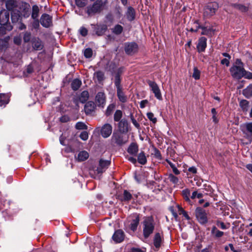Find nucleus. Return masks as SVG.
<instances>
[{"label": "nucleus", "instance_id": "obj_1", "mask_svg": "<svg viewBox=\"0 0 252 252\" xmlns=\"http://www.w3.org/2000/svg\"><path fill=\"white\" fill-rule=\"evenodd\" d=\"M142 224L143 236L145 238H148L153 233L155 229V222L153 217H145Z\"/></svg>", "mask_w": 252, "mask_h": 252}, {"label": "nucleus", "instance_id": "obj_2", "mask_svg": "<svg viewBox=\"0 0 252 252\" xmlns=\"http://www.w3.org/2000/svg\"><path fill=\"white\" fill-rule=\"evenodd\" d=\"M230 72L234 78L240 79L243 77L245 69L243 63L240 60H236L235 64L230 68Z\"/></svg>", "mask_w": 252, "mask_h": 252}, {"label": "nucleus", "instance_id": "obj_3", "mask_svg": "<svg viewBox=\"0 0 252 252\" xmlns=\"http://www.w3.org/2000/svg\"><path fill=\"white\" fill-rule=\"evenodd\" d=\"M219 8V4L216 2L208 3L204 8L203 16L209 18L214 16Z\"/></svg>", "mask_w": 252, "mask_h": 252}, {"label": "nucleus", "instance_id": "obj_4", "mask_svg": "<svg viewBox=\"0 0 252 252\" xmlns=\"http://www.w3.org/2000/svg\"><path fill=\"white\" fill-rule=\"evenodd\" d=\"M105 3L106 2H103L102 0H96L92 5L87 7L88 14L91 16L100 12Z\"/></svg>", "mask_w": 252, "mask_h": 252}, {"label": "nucleus", "instance_id": "obj_5", "mask_svg": "<svg viewBox=\"0 0 252 252\" xmlns=\"http://www.w3.org/2000/svg\"><path fill=\"white\" fill-rule=\"evenodd\" d=\"M122 133L119 131H114L111 138V143L115 144L119 146H121L126 143L127 141V138L125 137Z\"/></svg>", "mask_w": 252, "mask_h": 252}, {"label": "nucleus", "instance_id": "obj_6", "mask_svg": "<svg viewBox=\"0 0 252 252\" xmlns=\"http://www.w3.org/2000/svg\"><path fill=\"white\" fill-rule=\"evenodd\" d=\"M195 216L198 221L201 224H205L208 222L207 213L204 209L201 207L196 208Z\"/></svg>", "mask_w": 252, "mask_h": 252}, {"label": "nucleus", "instance_id": "obj_7", "mask_svg": "<svg viewBox=\"0 0 252 252\" xmlns=\"http://www.w3.org/2000/svg\"><path fill=\"white\" fill-rule=\"evenodd\" d=\"M147 83L151 88V90L154 94L155 96L158 100L162 99L160 90L158 84L154 81L148 80Z\"/></svg>", "mask_w": 252, "mask_h": 252}, {"label": "nucleus", "instance_id": "obj_8", "mask_svg": "<svg viewBox=\"0 0 252 252\" xmlns=\"http://www.w3.org/2000/svg\"><path fill=\"white\" fill-rule=\"evenodd\" d=\"M138 50V45L134 42L125 43V51L128 55H133L136 53Z\"/></svg>", "mask_w": 252, "mask_h": 252}, {"label": "nucleus", "instance_id": "obj_9", "mask_svg": "<svg viewBox=\"0 0 252 252\" xmlns=\"http://www.w3.org/2000/svg\"><path fill=\"white\" fill-rule=\"evenodd\" d=\"M112 126L110 124H105L103 125L100 130V134L102 137L106 138L109 137L112 132Z\"/></svg>", "mask_w": 252, "mask_h": 252}, {"label": "nucleus", "instance_id": "obj_10", "mask_svg": "<svg viewBox=\"0 0 252 252\" xmlns=\"http://www.w3.org/2000/svg\"><path fill=\"white\" fill-rule=\"evenodd\" d=\"M40 21L41 25L45 28H49L52 26V17L49 14H43Z\"/></svg>", "mask_w": 252, "mask_h": 252}, {"label": "nucleus", "instance_id": "obj_11", "mask_svg": "<svg viewBox=\"0 0 252 252\" xmlns=\"http://www.w3.org/2000/svg\"><path fill=\"white\" fill-rule=\"evenodd\" d=\"M125 237L124 232L121 229H118L115 231L112 238L115 243H119L124 241Z\"/></svg>", "mask_w": 252, "mask_h": 252}, {"label": "nucleus", "instance_id": "obj_12", "mask_svg": "<svg viewBox=\"0 0 252 252\" xmlns=\"http://www.w3.org/2000/svg\"><path fill=\"white\" fill-rule=\"evenodd\" d=\"M9 19V13L5 9L0 11V24L5 25L8 23Z\"/></svg>", "mask_w": 252, "mask_h": 252}, {"label": "nucleus", "instance_id": "obj_13", "mask_svg": "<svg viewBox=\"0 0 252 252\" xmlns=\"http://www.w3.org/2000/svg\"><path fill=\"white\" fill-rule=\"evenodd\" d=\"M241 130L248 136H252V123H247L241 125Z\"/></svg>", "mask_w": 252, "mask_h": 252}, {"label": "nucleus", "instance_id": "obj_14", "mask_svg": "<svg viewBox=\"0 0 252 252\" xmlns=\"http://www.w3.org/2000/svg\"><path fill=\"white\" fill-rule=\"evenodd\" d=\"M95 101L98 106L103 107L105 103L106 97L103 92H98L95 96Z\"/></svg>", "mask_w": 252, "mask_h": 252}, {"label": "nucleus", "instance_id": "obj_15", "mask_svg": "<svg viewBox=\"0 0 252 252\" xmlns=\"http://www.w3.org/2000/svg\"><path fill=\"white\" fill-rule=\"evenodd\" d=\"M119 132L126 133L128 131V124L126 120L123 119L118 123Z\"/></svg>", "mask_w": 252, "mask_h": 252}, {"label": "nucleus", "instance_id": "obj_16", "mask_svg": "<svg viewBox=\"0 0 252 252\" xmlns=\"http://www.w3.org/2000/svg\"><path fill=\"white\" fill-rule=\"evenodd\" d=\"M18 6V3L16 0H7L5 1V7L6 10L9 11H14Z\"/></svg>", "mask_w": 252, "mask_h": 252}, {"label": "nucleus", "instance_id": "obj_17", "mask_svg": "<svg viewBox=\"0 0 252 252\" xmlns=\"http://www.w3.org/2000/svg\"><path fill=\"white\" fill-rule=\"evenodd\" d=\"M96 107V105L93 101H88L84 106V111L87 115L92 114L94 111Z\"/></svg>", "mask_w": 252, "mask_h": 252}, {"label": "nucleus", "instance_id": "obj_18", "mask_svg": "<svg viewBox=\"0 0 252 252\" xmlns=\"http://www.w3.org/2000/svg\"><path fill=\"white\" fill-rule=\"evenodd\" d=\"M163 241V236L159 232L156 233L154 237V245L158 250Z\"/></svg>", "mask_w": 252, "mask_h": 252}, {"label": "nucleus", "instance_id": "obj_19", "mask_svg": "<svg viewBox=\"0 0 252 252\" xmlns=\"http://www.w3.org/2000/svg\"><path fill=\"white\" fill-rule=\"evenodd\" d=\"M207 47V38L205 37H201L198 40L197 45V49L198 52H203L205 50Z\"/></svg>", "mask_w": 252, "mask_h": 252}, {"label": "nucleus", "instance_id": "obj_20", "mask_svg": "<svg viewBox=\"0 0 252 252\" xmlns=\"http://www.w3.org/2000/svg\"><path fill=\"white\" fill-rule=\"evenodd\" d=\"M110 164V161L108 160L100 159L99 162V167L97 168V173H101L103 172V169L107 168Z\"/></svg>", "mask_w": 252, "mask_h": 252}, {"label": "nucleus", "instance_id": "obj_21", "mask_svg": "<svg viewBox=\"0 0 252 252\" xmlns=\"http://www.w3.org/2000/svg\"><path fill=\"white\" fill-rule=\"evenodd\" d=\"M140 218L138 214H135L133 216V219L132 220L130 224V228L133 231H135L137 227V226L139 223Z\"/></svg>", "mask_w": 252, "mask_h": 252}, {"label": "nucleus", "instance_id": "obj_22", "mask_svg": "<svg viewBox=\"0 0 252 252\" xmlns=\"http://www.w3.org/2000/svg\"><path fill=\"white\" fill-rule=\"evenodd\" d=\"M107 30V26L106 25H97L95 28V33L98 36L103 35Z\"/></svg>", "mask_w": 252, "mask_h": 252}, {"label": "nucleus", "instance_id": "obj_23", "mask_svg": "<svg viewBox=\"0 0 252 252\" xmlns=\"http://www.w3.org/2000/svg\"><path fill=\"white\" fill-rule=\"evenodd\" d=\"M126 16L127 20L129 21H132L135 18V11L133 8L131 6H129L127 8L126 12Z\"/></svg>", "mask_w": 252, "mask_h": 252}, {"label": "nucleus", "instance_id": "obj_24", "mask_svg": "<svg viewBox=\"0 0 252 252\" xmlns=\"http://www.w3.org/2000/svg\"><path fill=\"white\" fill-rule=\"evenodd\" d=\"M32 45L33 48L36 50H41L43 48V43L39 38L34 39L32 42Z\"/></svg>", "mask_w": 252, "mask_h": 252}, {"label": "nucleus", "instance_id": "obj_25", "mask_svg": "<svg viewBox=\"0 0 252 252\" xmlns=\"http://www.w3.org/2000/svg\"><path fill=\"white\" fill-rule=\"evenodd\" d=\"M138 151V147L136 143H131L127 149V152L131 155H135Z\"/></svg>", "mask_w": 252, "mask_h": 252}, {"label": "nucleus", "instance_id": "obj_26", "mask_svg": "<svg viewBox=\"0 0 252 252\" xmlns=\"http://www.w3.org/2000/svg\"><path fill=\"white\" fill-rule=\"evenodd\" d=\"M117 94L119 100L122 102L124 103L127 101V97L123 92L122 88L117 89Z\"/></svg>", "mask_w": 252, "mask_h": 252}, {"label": "nucleus", "instance_id": "obj_27", "mask_svg": "<svg viewBox=\"0 0 252 252\" xmlns=\"http://www.w3.org/2000/svg\"><path fill=\"white\" fill-rule=\"evenodd\" d=\"M243 94L247 98L252 97V84L249 85L243 90Z\"/></svg>", "mask_w": 252, "mask_h": 252}, {"label": "nucleus", "instance_id": "obj_28", "mask_svg": "<svg viewBox=\"0 0 252 252\" xmlns=\"http://www.w3.org/2000/svg\"><path fill=\"white\" fill-rule=\"evenodd\" d=\"M89 158V154L85 151L79 152L77 155V159L79 161H82L86 160Z\"/></svg>", "mask_w": 252, "mask_h": 252}, {"label": "nucleus", "instance_id": "obj_29", "mask_svg": "<svg viewBox=\"0 0 252 252\" xmlns=\"http://www.w3.org/2000/svg\"><path fill=\"white\" fill-rule=\"evenodd\" d=\"M20 17L21 15L20 14L19 11L15 10L14 11L11 12V19L12 23L17 22L19 21Z\"/></svg>", "mask_w": 252, "mask_h": 252}, {"label": "nucleus", "instance_id": "obj_30", "mask_svg": "<svg viewBox=\"0 0 252 252\" xmlns=\"http://www.w3.org/2000/svg\"><path fill=\"white\" fill-rule=\"evenodd\" d=\"M197 27L198 28H200V29L202 30V32H201V35H209L211 33L212 28L210 27L208 28L201 25H197Z\"/></svg>", "mask_w": 252, "mask_h": 252}, {"label": "nucleus", "instance_id": "obj_31", "mask_svg": "<svg viewBox=\"0 0 252 252\" xmlns=\"http://www.w3.org/2000/svg\"><path fill=\"white\" fill-rule=\"evenodd\" d=\"M82 84L81 81L78 79H74L71 84V88L74 91L79 89Z\"/></svg>", "mask_w": 252, "mask_h": 252}, {"label": "nucleus", "instance_id": "obj_32", "mask_svg": "<svg viewBox=\"0 0 252 252\" xmlns=\"http://www.w3.org/2000/svg\"><path fill=\"white\" fill-rule=\"evenodd\" d=\"M39 9L37 5H34L32 7V19H38Z\"/></svg>", "mask_w": 252, "mask_h": 252}, {"label": "nucleus", "instance_id": "obj_33", "mask_svg": "<svg viewBox=\"0 0 252 252\" xmlns=\"http://www.w3.org/2000/svg\"><path fill=\"white\" fill-rule=\"evenodd\" d=\"M137 160L139 163L142 165H144L146 163L147 158L144 152H141L138 154Z\"/></svg>", "mask_w": 252, "mask_h": 252}, {"label": "nucleus", "instance_id": "obj_34", "mask_svg": "<svg viewBox=\"0 0 252 252\" xmlns=\"http://www.w3.org/2000/svg\"><path fill=\"white\" fill-rule=\"evenodd\" d=\"M9 102V97L7 94H0V106L7 104Z\"/></svg>", "mask_w": 252, "mask_h": 252}, {"label": "nucleus", "instance_id": "obj_35", "mask_svg": "<svg viewBox=\"0 0 252 252\" xmlns=\"http://www.w3.org/2000/svg\"><path fill=\"white\" fill-rule=\"evenodd\" d=\"M211 233L216 238H220L223 235V232L218 230L216 226H213L211 230Z\"/></svg>", "mask_w": 252, "mask_h": 252}, {"label": "nucleus", "instance_id": "obj_36", "mask_svg": "<svg viewBox=\"0 0 252 252\" xmlns=\"http://www.w3.org/2000/svg\"><path fill=\"white\" fill-rule=\"evenodd\" d=\"M89 94L88 91H84L82 92L79 96V100L82 103H84L89 98Z\"/></svg>", "mask_w": 252, "mask_h": 252}, {"label": "nucleus", "instance_id": "obj_37", "mask_svg": "<svg viewBox=\"0 0 252 252\" xmlns=\"http://www.w3.org/2000/svg\"><path fill=\"white\" fill-rule=\"evenodd\" d=\"M112 32L116 35L120 34L123 31V27L119 24L115 26L112 29Z\"/></svg>", "mask_w": 252, "mask_h": 252}, {"label": "nucleus", "instance_id": "obj_38", "mask_svg": "<svg viewBox=\"0 0 252 252\" xmlns=\"http://www.w3.org/2000/svg\"><path fill=\"white\" fill-rule=\"evenodd\" d=\"M123 112L120 110H117L114 115V120L115 122H120L122 118Z\"/></svg>", "mask_w": 252, "mask_h": 252}, {"label": "nucleus", "instance_id": "obj_39", "mask_svg": "<svg viewBox=\"0 0 252 252\" xmlns=\"http://www.w3.org/2000/svg\"><path fill=\"white\" fill-rule=\"evenodd\" d=\"M114 83L117 89L122 88V87L121 86V78L119 73L116 74Z\"/></svg>", "mask_w": 252, "mask_h": 252}, {"label": "nucleus", "instance_id": "obj_40", "mask_svg": "<svg viewBox=\"0 0 252 252\" xmlns=\"http://www.w3.org/2000/svg\"><path fill=\"white\" fill-rule=\"evenodd\" d=\"M249 102L247 100H242L240 102V106L243 111H247Z\"/></svg>", "mask_w": 252, "mask_h": 252}, {"label": "nucleus", "instance_id": "obj_41", "mask_svg": "<svg viewBox=\"0 0 252 252\" xmlns=\"http://www.w3.org/2000/svg\"><path fill=\"white\" fill-rule=\"evenodd\" d=\"M75 128L77 129H87L88 128L87 126L83 122H77L75 125Z\"/></svg>", "mask_w": 252, "mask_h": 252}, {"label": "nucleus", "instance_id": "obj_42", "mask_svg": "<svg viewBox=\"0 0 252 252\" xmlns=\"http://www.w3.org/2000/svg\"><path fill=\"white\" fill-rule=\"evenodd\" d=\"M124 198L122 199V201H128L132 198L131 193L126 190L124 191Z\"/></svg>", "mask_w": 252, "mask_h": 252}, {"label": "nucleus", "instance_id": "obj_43", "mask_svg": "<svg viewBox=\"0 0 252 252\" xmlns=\"http://www.w3.org/2000/svg\"><path fill=\"white\" fill-rule=\"evenodd\" d=\"M182 194L185 200L188 202H190V200L189 197L190 196L189 190L188 189L183 190L182 191Z\"/></svg>", "mask_w": 252, "mask_h": 252}, {"label": "nucleus", "instance_id": "obj_44", "mask_svg": "<svg viewBox=\"0 0 252 252\" xmlns=\"http://www.w3.org/2000/svg\"><path fill=\"white\" fill-rule=\"evenodd\" d=\"M232 6L235 8L238 9L242 12H245L247 10V8L245 6H244L242 4H241L235 3V4H233Z\"/></svg>", "mask_w": 252, "mask_h": 252}, {"label": "nucleus", "instance_id": "obj_45", "mask_svg": "<svg viewBox=\"0 0 252 252\" xmlns=\"http://www.w3.org/2000/svg\"><path fill=\"white\" fill-rule=\"evenodd\" d=\"M115 108V105L114 104H110L106 109L105 114L107 116H110Z\"/></svg>", "mask_w": 252, "mask_h": 252}, {"label": "nucleus", "instance_id": "obj_46", "mask_svg": "<svg viewBox=\"0 0 252 252\" xmlns=\"http://www.w3.org/2000/svg\"><path fill=\"white\" fill-rule=\"evenodd\" d=\"M200 71L197 69L196 67L193 68V72L192 74V77L195 80H198L200 78Z\"/></svg>", "mask_w": 252, "mask_h": 252}, {"label": "nucleus", "instance_id": "obj_47", "mask_svg": "<svg viewBox=\"0 0 252 252\" xmlns=\"http://www.w3.org/2000/svg\"><path fill=\"white\" fill-rule=\"evenodd\" d=\"M30 15V5H28V7H25L24 9L23 13H21V16H22L24 18H28Z\"/></svg>", "mask_w": 252, "mask_h": 252}, {"label": "nucleus", "instance_id": "obj_48", "mask_svg": "<svg viewBox=\"0 0 252 252\" xmlns=\"http://www.w3.org/2000/svg\"><path fill=\"white\" fill-rule=\"evenodd\" d=\"M94 75L99 82L102 81L104 79V73L102 71L96 72Z\"/></svg>", "mask_w": 252, "mask_h": 252}, {"label": "nucleus", "instance_id": "obj_49", "mask_svg": "<svg viewBox=\"0 0 252 252\" xmlns=\"http://www.w3.org/2000/svg\"><path fill=\"white\" fill-rule=\"evenodd\" d=\"M152 155H154V157L157 159H161V156L159 151L155 147L153 148V153H152Z\"/></svg>", "mask_w": 252, "mask_h": 252}, {"label": "nucleus", "instance_id": "obj_50", "mask_svg": "<svg viewBox=\"0 0 252 252\" xmlns=\"http://www.w3.org/2000/svg\"><path fill=\"white\" fill-rule=\"evenodd\" d=\"M31 38V33L29 32H26L23 36V40L25 42H28Z\"/></svg>", "mask_w": 252, "mask_h": 252}, {"label": "nucleus", "instance_id": "obj_51", "mask_svg": "<svg viewBox=\"0 0 252 252\" xmlns=\"http://www.w3.org/2000/svg\"><path fill=\"white\" fill-rule=\"evenodd\" d=\"M93 50L91 48H88L85 49L84 51V56L87 58H90L92 56Z\"/></svg>", "mask_w": 252, "mask_h": 252}, {"label": "nucleus", "instance_id": "obj_52", "mask_svg": "<svg viewBox=\"0 0 252 252\" xmlns=\"http://www.w3.org/2000/svg\"><path fill=\"white\" fill-rule=\"evenodd\" d=\"M168 179L171 182L175 184H177L179 181L178 178L172 174L169 175Z\"/></svg>", "mask_w": 252, "mask_h": 252}, {"label": "nucleus", "instance_id": "obj_53", "mask_svg": "<svg viewBox=\"0 0 252 252\" xmlns=\"http://www.w3.org/2000/svg\"><path fill=\"white\" fill-rule=\"evenodd\" d=\"M87 0H75L76 5L79 7H83L86 5Z\"/></svg>", "mask_w": 252, "mask_h": 252}, {"label": "nucleus", "instance_id": "obj_54", "mask_svg": "<svg viewBox=\"0 0 252 252\" xmlns=\"http://www.w3.org/2000/svg\"><path fill=\"white\" fill-rule=\"evenodd\" d=\"M33 21L31 23V26L32 29H38L39 27V22L38 19H33Z\"/></svg>", "mask_w": 252, "mask_h": 252}, {"label": "nucleus", "instance_id": "obj_55", "mask_svg": "<svg viewBox=\"0 0 252 252\" xmlns=\"http://www.w3.org/2000/svg\"><path fill=\"white\" fill-rule=\"evenodd\" d=\"M79 32L82 36L85 37L88 34V31L84 27H81L79 30Z\"/></svg>", "mask_w": 252, "mask_h": 252}, {"label": "nucleus", "instance_id": "obj_56", "mask_svg": "<svg viewBox=\"0 0 252 252\" xmlns=\"http://www.w3.org/2000/svg\"><path fill=\"white\" fill-rule=\"evenodd\" d=\"M148 118L153 123L155 124L157 122V118L154 117V115L152 112H148L147 114Z\"/></svg>", "mask_w": 252, "mask_h": 252}, {"label": "nucleus", "instance_id": "obj_57", "mask_svg": "<svg viewBox=\"0 0 252 252\" xmlns=\"http://www.w3.org/2000/svg\"><path fill=\"white\" fill-rule=\"evenodd\" d=\"M203 197V194L201 193H197L196 191H194L192 192V195L191 196V199H194L195 197L198 198H200Z\"/></svg>", "mask_w": 252, "mask_h": 252}, {"label": "nucleus", "instance_id": "obj_58", "mask_svg": "<svg viewBox=\"0 0 252 252\" xmlns=\"http://www.w3.org/2000/svg\"><path fill=\"white\" fill-rule=\"evenodd\" d=\"M88 137V133L86 131H82L80 135V138L84 141L87 140Z\"/></svg>", "mask_w": 252, "mask_h": 252}, {"label": "nucleus", "instance_id": "obj_59", "mask_svg": "<svg viewBox=\"0 0 252 252\" xmlns=\"http://www.w3.org/2000/svg\"><path fill=\"white\" fill-rule=\"evenodd\" d=\"M60 121L62 123H66L69 121L70 118L67 115H63L60 118Z\"/></svg>", "mask_w": 252, "mask_h": 252}, {"label": "nucleus", "instance_id": "obj_60", "mask_svg": "<svg viewBox=\"0 0 252 252\" xmlns=\"http://www.w3.org/2000/svg\"><path fill=\"white\" fill-rule=\"evenodd\" d=\"M217 225L218 227H220L222 229H226L227 228L225 224L221 221H218L217 222Z\"/></svg>", "mask_w": 252, "mask_h": 252}, {"label": "nucleus", "instance_id": "obj_61", "mask_svg": "<svg viewBox=\"0 0 252 252\" xmlns=\"http://www.w3.org/2000/svg\"><path fill=\"white\" fill-rule=\"evenodd\" d=\"M246 78L252 79V73L247 72L245 70V73H244V76Z\"/></svg>", "mask_w": 252, "mask_h": 252}, {"label": "nucleus", "instance_id": "obj_62", "mask_svg": "<svg viewBox=\"0 0 252 252\" xmlns=\"http://www.w3.org/2000/svg\"><path fill=\"white\" fill-rule=\"evenodd\" d=\"M229 59L224 58L221 61V64H225L226 66L229 65Z\"/></svg>", "mask_w": 252, "mask_h": 252}, {"label": "nucleus", "instance_id": "obj_63", "mask_svg": "<svg viewBox=\"0 0 252 252\" xmlns=\"http://www.w3.org/2000/svg\"><path fill=\"white\" fill-rule=\"evenodd\" d=\"M148 102V101L147 100H143L141 101L140 104V107L141 108H144Z\"/></svg>", "mask_w": 252, "mask_h": 252}, {"label": "nucleus", "instance_id": "obj_64", "mask_svg": "<svg viewBox=\"0 0 252 252\" xmlns=\"http://www.w3.org/2000/svg\"><path fill=\"white\" fill-rule=\"evenodd\" d=\"M130 252H143V251L140 249L132 248L131 249Z\"/></svg>", "mask_w": 252, "mask_h": 252}]
</instances>
